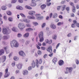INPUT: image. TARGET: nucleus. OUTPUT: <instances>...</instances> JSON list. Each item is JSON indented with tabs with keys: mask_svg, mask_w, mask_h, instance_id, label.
Segmentation results:
<instances>
[{
	"mask_svg": "<svg viewBox=\"0 0 79 79\" xmlns=\"http://www.w3.org/2000/svg\"><path fill=\"white\" fill-rule=\"evenodd\" d=\"M10 45L12 48L13 47H18L19 46L18 43L17 41L15 40H13L12 41L10 42Z\"/></svg>",
	"mask_w": 79,
	"mask_h": 79,
	"instance_id": "f257e3e1",
	"label": "nucleus"
},
{
	"mask_svg": "<svg viewBox=\"0 0 79 79\" xmlns=\"http://www.w3.org/2000/svg\"><path fill=\"white\" fill-rule=\"evenodd\" d=\"M18 27L19 28V29L23 30V29H24L26 27V26L24 23H20L18 24Z\"/></svg>",
	"mask_w": 79,
	"mask_h": 79,
	"instance_id": "f03ea898",
	"label": "nucleus"
},
{
	"mask_svg": "<svg viewBox=\"0 0 79 79\" xmlns=\"http://www.w3.org/2000/svg\"><path fill=\"white\" fill-rule=\"evenodd\" d=\"M40 40V42H43L44 41V33L43 32L41 31L40 34L38 35Z\"/></svg>",
	"mask_w": 79,
	"mask_h": 79,
	"instance_id": "7ed1b4c3",
	"label": "nucleus"
},
{
	"mask_svg": "<svg viewBox=\"0 0 79 79\" xmlns=\"http://www.w3.org/2000/svg\"><path fill=\"white\" fill-rule=\"evenodd\" d=\"M11 32V30L7 29L6 28L2 29V33L4 34H9Z\"/></svg>",
	"mask_w": 79,
	"mask_h": 79,
	"instance_id": "20e7f679",
	"label": "nucleus"
},
{
	"mask_svg": "<svg viewBox=\"0 0 79 79\" xmlns=\"http://www.w3.org/2000/svg\"><path fill=\"white\" fill-rule=\"evenodd\" d=\"M5 74L4 75V77H8L9 76H10V73L8 72V69H6L5 70Z\"/></svg>",
	"mask_w": 79,
	"mask_h": 79,
	"instance_id": "39448f33",
	"label": "nucleus"
},
{
	"mask_svg": "<svg viewBox=\"0 0 79 79\" xmlns=\"http://www.w3.org/2000/svg\"><path fill=\"white\" fill-rule=\"evenodd\" d=\"M73 71V68L70 67L69 68L67 67L66 69V71L65 72V74H68L69 72L70 73L72 72Z\"/></svg>",
	"mask_w": 79,
	"mask_h": 79,
	"instance_id": "423d86ee",
	"label": "nucleus"
},
{
	"mask_svg": "<svg viewBox=\"0 0 79 79\" xmlns=\"http://www.w3.org/2000/svg\"><path fill=\"white\" fill-rule=\"evenodd\" d=\"M37 1H38V0H32V6H36V3L35 2H37Z\"/></svg>",
	"mask_w": 79,
	"mask_h": 79,
	"instance_id": "0eeeda50",
	"label": "nucleus"
},
{
	"mask_svg": "<svg viewBox=\"0 0 79 79\" xmlns=\"http://www.w3.org/2000/svg\"><path fill=\"white\" fill-rule=\"evenodd\" d=\"M28 14L29 15L34 16L35 15V12L34 11H30L29 12Z\"/></svg>",
	"mask_w": 79,
	"mask_h": 79,
	"instance_id": "6e6552de",
	"label": "nucleus"
},
{
	"mask_svg": "<svg viewBox=\"0 0 79 79\" xmlns=\"http://www.w3.org/2000/svg\"><path fill=\"white\" fill-rule=\"evenodd\" d=\"M3 49L5 50V51L6 52V53L8 54L10 52V51H9V48L7 47H3Z\"/></svg>",
	"mask_w": 79,
	"mask_h": 79,
	"instance_id": "1a4fd4ad",
	"label": "nucleus"
},
{
	"mask_svg": "<svg viewBox=\"0 0 79 79\" xmlns=\"http://www.w3.org/2000/svg\"><path fill=\"white\" fill-rule=\"evenodd\" d=\"M19 55H20L21 56H23V57L26 56V54H25V53H24V52L22 51H20L19 52Z\"/></svg>",
	"mask_w": 79,
	"mask_h": 79,
	"instance_id": "9d476101",
	"label": "nucleus"
},
{
	"mask_svg": "<svg viewBox=\"0 0 79 79\" xmlns=\"http://www.w3.org/2000/svg\"><path fill=\"white\" fill-rule=\"evenodd\" d=\"M50 27L52 28V29H56V25H55L52 23L50 25Z\"/></svg>",
	"mask_w": 79,
	"mask_h": 79,
	"instance_id": "9b49d317",
	"label": "nucleus"
},
{
	"mask_svg": "<svg viewBox=\"0 0 79 79\" xmlns=\"http://www.w3.org/2000/svg\"><path fill=\"white\" fill-rule=\"evenodd\" d=\"M16 66L18 69H21V68H22V67L23 66V64H16Z\"/></svg>",
	"mask_w": 79,
	"mask_h": 79,
	"instance_id": "f8f14e48",
	"label": "nucleus"
},
{
	"mask_svg": "<svg viewBox=\"0 0 79 79\" xmlns=\"http://www.w3.org/2000/svg\"><path fill=\"white\" fill-rule=\"evenodd\" d=\"M47 51L50 53L52 52V46H50L47 49Z\"/></svg>",
	"mask_w": 79,
	"mask_h": 79,
	"instance_id": "ddd939ff",
	"label": "nucleus"
},
{
	"mask_svg": "<svg viewBox=\"0 0 79 79\" xmlns=\"http://www.w3.org/2000/svg\"><path fill=\"white\" fill-rule=\"evenodd\" d=\"M23 21L26 23H30V22H31L30 20L28 19H23Z\"/></svg>",
	"mask_w": 79,
	"mask_h": 79,
	"instance_id": "4468645a",
	"label": "nucleus"
},
{
	"mask_svg": "<svg viewBox=\"0 0 79 79\" xmlns=\"http://www.w3.org/2000/svg\"><path fill=\"white\" fill-rule=\"evenodd\" d=\"M58 64L60 66H62L64 64V61L62 60H60L59 61Z\"/></svg>",
	"mask_w": 79,
	"mask_h": 79,
	"instance_id": "2eb2a0df",
	"label": "nucleus"
},
{
	"mask_svg": "<svg viewBox=\"0 0 79 79\" xmlns=\"http://www.w3.org/2000/svg\"><path fill=\"white\" fill-rule=\"evenodd\" d=\"M23 73L24 76H26V75L28 74V71L26 70H24L23 71Z\"/></svg>",
	"mask_w": 79,
	"mask_h": 79,
	"instance_id": "dca6fc26",
	"label": "nucleus"
},
{
	"mask_svg": "<svg viewBox=\"0 0 79 79\" xmlns=\"http://www.w3.org/2000/svg\"><path fill=\"white\" fill-rule=\"evenodd\" d=\"M5 53V51L3 49H1L0 50V56H2L3 55V54Z\"/></svg>",
	"mask_w": 79,
	"mask_h": 79,
	"instance_id": "f3484780",
	"label": "nucleus"
},
{
	"mask_svg": "<svg viewBox=\"0 0 79 79\" xmlns=\"http://www.w3.org/2000/svg\"><path fill=\"white\" fill-rule=\"evenodd\" d=\"M6 56H2V62L3 63V62H5V60H6Z\"/></svg>",
	"mask_w": 79,
	"mask_h": 79,
	"instance_id": "a211bd4d",
	"label": "nucleus"
},
{
	"mask_svg": "<svg viewBox=\"0 0 79 79\" xmlns=\"http://www.w3.org/2000/svg\"><path fill=\"white\" fill-rule=\"evenodd\" d=\"M73 23L75 24H76L77 27H79V23H77V21L76 20H74L73 21Z\"/></svg>",
	"mask_w": 79,
	"mask_h": 79,
	"instance_id": "6ab92c4d",
	"label": "nucleus"
},
{
	"mask_svg": "<svg viewBox=\"0 0 79 79\" xmlns=\"http://www.w3.org/2000/svg\"><path fill=\"white\" fill-rule=\"evenodd\" d=\"M56 61H57V58L56 57H55L52 60V62L54 63L55 64L56 63Z\"/></svg>",
	"mask_w": 79,
	"mask_h": 79,
	"instance_id": "aec40b11",
	"label": "nucleus"
},
{
	"mask_svg": "<svg viewBox=\"0 0 79 79\" xmlns=\"http://www.w3.org/2000/svg\"><path fill=\"white\" fill-rule=\"evenodd\" d=\"M31 66H32V68H35V62L34 61V60H33L32 61V62L31 64Z\"/></svg>",
	"mask_w": 79,
	"mask_h": 79,
	"instance_id": "412c9836",
	"label": "nucleus"
},
{
	"mask_svg": "<svg viewBox=\"0 0 79 79\" xmlns=\"http://www.w3.org/2000/svg\"><path fill=\"white\" fill-rule=\"evenodd\" d=\"M29 33H27L23 35V37L25 38H27L29 37Z\"/></svg>",
	"mask_w": 79,
	"mask_h": 79,
	"instance_id": "4be33fe9",
	"label": "nucleus"
},
{
	"mask_svg": "<svg viewBox=\"0 0 79 79\" xmlns=\"http://www.w3.org/2000/svg\"><path fill=\"white\" fill-rule=\"evenodd\" d=\"M46 7V5L45 4H43L41 6V8L42 10H44V8Z\"/></svg>",
	"mask_w": 79,
	"mask_h": 79,
	"instance_id": "5701e85b",
	"label": "nucleus"
},
{
	"mask_svg": "<svg viewBox=\"0 0 79 79\" xmlns=\"http://www.w3.org/2000/svg\"><path fill=\"white\" fill-rule=\"evenodd\" d=\"M58 16V15L56 13H54L53 15V18H56Z\"/></svg>",
	"mask_w": 79,
	"mask_h": 79,
	"instance_id": "b1692460",
	"label": "nucleus"
},
{
	"mask_svg": "<svg viewBox=\"0 0 79 79\" xmlns=\"http://www.w3.org/2000/svg\"><path fill=\"white\" fill-rule=\"evenodd\" d=\"M30 31H33V29H32L31 28H27L26 30L27 32H29Z\"/></svg>",
	"mask_w": 79,
	"mask_h": 79,
	"instance_id": "393cba45",
	"label": "nucleus"
},
{
	"mask_svg": "<svg viewBox=\"0 0 79 79\" xmlns=\"http://www.w3.org/2000/svg\"><path fill=\"white\" fill-rule=\"evenodd\" d=\"M1 9L2 10H6V7L5 6H2L1 7Z\"/></svg>",
	"mask_w": 79,
	"mask_h": 79,
	"instance_id": "a878e982",
	"label": "nucleus"
},
{
	"mask_svg": "<svg viewBox=\"0 0 79 79\" xmlns=\"http://www.w3.org/2000/svg\"><path fill=\"white\" fill-rule=\"evenodd\" d=\"M36 61V66H37V68H39V61L37 59H36L35 60Z\"/></svg>",
	"mask_w": 79,
	"mask_h": 79,
	"instance_id": "bb28decb",
	"label": "nucleus"
},
{
	"mask_svg": "<svg viewBox=\"0 0 79 79\" xmlns=\"http://www.w3.org/2000/svg\"><path fill=\"white\" fill-rule=\"evenodd\" d=\"M16 8L17 10H23V8L21 6H17Z\"/></svg>",
	"mask_w": 79,
	"mask_h": 79,
	"instance_id": "cd10ccee",
	"label": "nucleus"
},
{
	"mask_svg": "<svg viewBox=\"0 0 79 79\" xmlns=\"http://www.w3.org/2000/svg\"><path fill=\"white\" fill-rule=\"evenodd\" d=\"M37 19L38 20H40L41 19H44V17L41 16V17H37Z\"/></svg>",
	"mask_w": 79,
	"mask_h": 79,
	"instance_id": "c85d7f7f",
	"label": "nucleus"
},
{
	"mask_svg": "<svg viewBox=\"0 0 79 79\" xmlns=\"http://www.w3.org/2000/svg\"><path fill=\"white\" fill-rule=\"evenodd\" d=\"M16 29H17V28L16 27H13L12 28V30L14 32H16Z\"/></svg>",
	"mask_w": 79,
	"mask_h": 79,
	"instance_id": "c756f323",
	"label": "nucleus"
},
{
	"mask_svg": "<svg viewBox=\"0 0 79 79\" xmlns=\"http://www.w3.org/2000/svg\"><path fill=\"white\" fill-rule=\"evenodd\" d=\"M6 13L8 15H11V12L10 10L7 11Z\"/></svg>",
	"mask_w": 79,
	"mask_h": 79,
	"instance_id": "7c9ffc66",
	"label": "nucleus"
},
{
	"mask_svg": "<svg viewBox=\"0 0 79 79\" xmlns=\"http://www.w3.org/2000/svg\"><path fill=\"white\" fill-rule=\"evenodd\" d=\"M66 7V6L65 5H63L62 6V11H64V8Z\"/></svg>",
	"mask_w": 79,
	"mask_h": 79,
	"instance_id": "2f4dec72",
	"label": "nucleus"
},
{
	"mask_svg": "<svg viewBox=\"0 0 79 79\" xmlns=\"http://www.w3.org/2000/svg\"><path fill=\"white\" fill-rule=\"evenodd\" d=\"M26 8H27V9H28V10H31L32 9V7L27 6H25Z\"/></svg>",
	"mask_w": 79,
	"mask_h": 79,
	"instance_id": "473e14b6",
	"label": "nucleus"
},
{
	"mask_svg": "<svg viewBox=\"0 0 79 79\" xmlns=\"http://www.w3.org/2000/svg\"><path fill=\"white\" fill-rule=\"evenodd\" d=\"M2 39L4 40H6L8 39V37L4 35L2 37Z\"/></svg>",
	"mask_w": 79,
	"mask_h": 79,
	"instance_id": "72a5a7b5",
	"label": "nucleus"
},
{
	"mask_svg": "<svg viewBox=\"0 0 79 79\" xmlns=\"http://www.w3.org/2000/svg\"><path fill=\"white\" fill-rule=\"evenodd\" d=\"M63 24V22H59L58 23L57 25V26H61Z\"/></svg>",
	"mask_w": 79,
	"mask_h": 79,
	"instance_id": "f704fd0d",
	"label": "nucleus"
},
{
	"mask_svg": "<svg viewBox=\"0 0 79 79\" xmlns=\"http://www.w3.org/2000/svg\"><path fill=\"white\" fill-rule=\"evenodd\" d=\"M29 43H30V41L27 40L25 42V44L26 45H28Z\"/></svg>",
	"mask_w": 79,
	"mask_h": 79,
	"instance_id": "c9c22d12",
	"label": "nucleus"
},
{
	"mask_svg": "<svg viewBox=\"0 0 79 79\" xmlns=\"http://www.w3.org/2000/svg\"><path fill=\"white\" fill-rule=\"evenodd\" d=\"M17 0H12L11 1V3H15L16 2H17Z\"/></svg>",
	"mask_w": 79,
	"mask_h": 79,
	"instance_id": "e433bc0d",
	"label": "nucleus"
},
{
	"mask_svg": "<svg viewBox=\"0 0 79 79\" xmlns=\"http://www.w3.org/2000/svg\"><path fill=\"white\" fill-rule=\"evenodd\" d=\"M56 37H57V36H56V35H54L52 36V38L53 39H55V40L56 39Z\"/></svg>",
	"mask_w": 79,
	"mask_h": 79,
	"instance_id": "4c0bfd02",
	"label": "nucleus"
},
{
	"mask_svg": "<svg viewBox=\"0 0 79 79\" xmlns=\"http://www.w3.org/2000/svg\"><path fill=\"white\" fill-rule=\"evenodd\" d=\"M38 54L39 55H40L42 54V52L40 50H38Z\"/></svg>",
	"mask_w": 79,
	"mask_h": 79,
	"instance_id": "58836bf2",
	"label": "nucleus"
},
{
	"mask_svg": "<svg viewBox=\"0 0 79 79\" xmlns=\"http://www.w3.org/2000/svg\"><path fill=\"white\" fill-rule=\"evenodd\" d=\"M8 20L9 21L12 22L13 21V18L11 17H9L8 19Z\"/></svg>",
	"mask_w": 79,
	"mask_h": 79,
	"instance_id": "ea45409f",
	"label": "nucleus"
},
{
	"mask_svg": "<svg viewBox=\"0 0 79 79\" xmlns=\"http://www.w3.org/2000/svg\"><path fill=\"white\" fill-rule=\"evenodd\" d=\"M20 16H22V17H23V18H25V17H26V16L23 13H20Z\"/></svg>",
	"mask_w": 79,
	"mask_h": 79,
	"instance_id": "a19ab883",
	"label": "nucleus"
},
{
	"mask_svg": "<svg viewBox=\"0 0 79 79\" xmlns=\"http://www.w3.org/2000/svg\"><path fill=\"white\" fill-rule=\"evenodd\" d=\"M14 59L15 60V61H18V57H14Z\"/></svg>",
	"mask_w": 79,
	"mask_h": 79,
	"instance_id": "79ce46f5",
	"label": "nucleus"
},
{
	"mask_svg": "<svg viewBox=\"0 0 79 79\" xmlns=\"http://www.w3.org/2000/svg\"><path fill=\"white\" fill-rule=\"evenodd\" d=\"M73 6V13H74V12H75V10H76V7H75L74 6Z\"/></svg>",
	"mask_w": 79,
	"mask_h": 79,
	"instance_id": "37998d69",
	"label": "nucleus"
},
{
	"mask_svg": "<svg viewBox=\"0 0 79 79\" xmlns=\"http://www.w3.org/2000/svg\"><path fill=\"white\" fill-rule=\"evenodd\" d=\"M61 6H59L57 7V10H60V9H61Z\"/></svg>",
	"mask_w": 79,
	"mask_h": 79,
	"instance_id": "c03bdc74",
	"label": "nucleus"
},
{
	"mask_svg": "<svg viewBox=\"0 0 79 79\" xmlns=\"http://www.w3.org/2000/svg\"><path fill=\"white\" fill-rule=\"evenodd\" d=\"M33 24L35 25V26H37L38 25V23L36 22H33Z\"/></svg>",
	"mask_w": 79,
	"mask_h": 79,
	"instance_id": "a18cd8bd",
	"label": "nucleus"
},
{
	"mask_svg": "<svg viewBox=\"0 0 79 79\" xmlns=\"http://www.w3.org/2000/svg\"><path fill=\"white\" fill-rule=\"evenodd\" d=\"M51 4H52L51 2H48L46 3V5L47 6H50V5H51Z\"/></svg>",
	"mask_w": 79,
	"mask_h": 79,
	"instance_id": "49530a36",
	"label": "nucleus"
},
{
	"mask_svg": "<svg viewBox=\"0 0 79 79\" xmlns=\"http://www.w3.org/2000/svg\"><path fill=\"white\" fill-rule=\"evenodd\" d=\"M45 26V23H44L42 25V28H44V27Z\"/></svg>",
	"mask_w": 79,
	"mask_h": 79,
	"instance_id": "de8ad7c7",
	"label": "nucleus"
},
{
	"mask_svg": "<svg viewBox=\"0 0 79 79\" xmlns=\"http://www.w3.org/2000/svg\"><path fill=\"white\" fill-rule=\"evenodd\" d=\"M71 27H72L73 28L75 27H76V25H75V24H74V23L72 24Z\"/></svg>",
	"mask_w": 79,
	"mask_h": 79,
	"instance_id": "09e8293b",
	"label": "nucleus"
},
{
	"mask_svg": "<svg viewBox=\"0 0 79 79\" xmlns=\"http://www.w3.org/2000/svg\"><path fill=\"white\" fill-rule=\"evenodd\" d=\"M26 26L27 27H31V25L30 24H26Z\"/></svg>",
	"mask_w": 79,
	"mask_h": 79,
	"instance_id": "8fccbe9b",
	"label": "nucleus"
},
{
	"mask_svg": "<svg viewBox=\"0 0 79 79\" xmlns=\"http://www.w3.org/2000/svg\"><path fill=\"white\" fill-rule=\"evenodd\" d=\"M69 4L70 5L72 6H74V4L73 3L71 2H69Z\"/></svg>",
	"mask_w": 79,
	"mask_h": 79,
	"instance_id": "3c124183",
	"label": "nucleus"
},
{
	"mask_svg": "<svg viewBox=\"0 0 79 79\" xmlns=\"http://www.w3.org/2000/svg\"><path fill=\"white\" fill-rule=\"evenodd\" d=\"M52 16H53V14H52V13H50L49 14L50 18H52Z\"/></svg>",
	"mask_w": 79,
	"mask_h": 79,
	"instance_id": "603ef678",
	"label": "nucleus"
},
{
	"mask_svg": "<svg viewBox=\"0 0 79 79\" xmlns=\"http://www.w3.org/2000/svg\"><path fill=\"white\" fill-rule=\"evenodd\" d=\"M12 66L14 67L15 66V62H14L12 64Z\"/></svg>",
	"mask_w": 79,
	"mask_h": 79,
	"instance_id": "864d4df0",
	"label": "nucleus"
},
{
	"mask_svg": "<svg viewBox=\"0 0 79 79\" xmlns=\"http://www.w3.org/2000/svg\"><path fill=\"white\" fill-rule=\"evenodd\" d=\"M72 35L71 34V33H69L67 35V37H71Z\"/></svg>",
	"mask_w": 79,
	"mask_h": 79,
	"instance_id": "5fc2aeb1",
	"label": "nucleus"
},
{
	"mask_svg": "<svg viewBox=\"0 0 79 79\" xmlns=\"http://www.w3.org/2000/svg\"><path fill=\"white\" fill-rule=\"evenodd\" d=\"M41 48L42 49V50H45L46 49V48L44 47H41Z\"/></svg>",
	"mask_w": 79,
	"mask_h": 79,
	"instance_id": "6e6d98bb",
	"label": "nucleus"
},
{
	"mask_svg": "<svg viewBox=\"0 0 79 79\" xmlns=\"http://www.w3.org/2000/svg\"><path fill=\"white\" fill-rule=\"evenodd\" d=\"M35 19V17L34 16H32L31 17V19Z\"/></svg>",
	"mask_w": 79,
	"mask_h": 79,
	"instance_id": "4d7b16f0",
	"label": "nucleus"
},
{
	"mask_svg": "<svg viewBox=\"0 0 79 79\" xmlns=\"http://www.w3.org/2000/svg\"><path fill=\"white\" fill-rule=\"evenodd\" d=\"M21 36H22V35L20 33L18 34V37H21Z\"/></svg>",
	"mask_w": 79,
	"mask_h": 79,
	"instance_id": "13d9d810",
	"label": "nucleus"
},
{
	"mask_svg": "<svg viewBox=\"0 0 79 79\" xmlns=\"http://www.w3.org/2000/svg\"><path fill=\"white\" fill-rule=\"evenodd\" d=\"M36 46L37 48L38 49H40V47L37 44L36 45Z\"/></svg>",
	"mask_w": 79,
	"mask_h": 79,
	"instance_id": "bf43d9fd",
	"label": "nucleus"
},
{
	"mask_svg": "<svg viewBox=\"0 0 79 79\" xmlns=\"http://www.w3.org/2000/svg\"><path fill=\"white\" fill-rule=\"evenodd\" d=\"M52 43V40H50V41H49L48 42L49 44H51Z\"/></svg>",
	"mask_w": 79,
	"mask_h": 79,
	"instance_id": "052dcab7",
	"label": "nucleus"
},
{
	"mask_svg": "<svg viewBox=\"0 0 79 79\" xmlns=\"http://www.w3.org/2000/svg\"><path fill=\"white\" fill-rule=\"evenodd\" d=\"M18 1L19 3H23V0H18Z\"/></svg>",
	"mask_w": 79,
	"mask_h": 79,
	"instance_id": "680f3d73",
	"label": "nucleus"
},
{
	"mask_svg": "<svg viewBox=\"0 0 79 79\" xmlns=\"http://www.w3.org/2000/svg\"><path fill=\"white\" fill-rule=\"evenodd\" d=\"M49 41L48 40L46 39L45 40V42H46V44H48V43Z\"/></svg>",
	"mask_w": 79,
	"mask_h": 79,
	"instance_id": "e2e57ef3",
	"label": "nucleus"
},
{
	"mask_svg": "<svg viewBox=\"0 0 79 79\" xmlns=\"http://www.w3.org/2000/svg\"><path fill=\"white\" fill-rule=\"evenodd\" d=\"M53 53H50L49 55V56H50V57H52L53 56Z\"/></svg>",
	"mask_w": 79,
	"mask_h": 79,
	"instance_id": "0e129e2a",
	"label": "nucleus"
},
{
	"mask_svg": "<svg viewBox=\"0 0 79 79\" xmlns=\"http://www.w3.org/2000/svg\"><path fill=\"white\" fill-rule=\"evenodd\" d=\"M66 10L67 11H69V7H68L66 8Z\"/></svg>",
	"mask_w": 79,
	"mask_h": 79,
	"instance_id": "69168bd1",
	"label": "nucleus"
},
{
	"mask_svg": "<svg viewBox=\"0 0 79 79\" xmlns=\"http://www.w3.org/2000/svg\"><path fill=\"white\" fill-rule=\"evenodd\" d=\"M55 21L56 23H57V22H58L59 21V20L58 19H55Z\"/></svg>",
	"mask_w": 79,
	"mask_h": 79,
	"instance_id": "338daca9",
	"label": "nucleus"
},
{
	"mask_svg": "<svg viewBox=\"0 0 79 79\" xmlns=\"http://www.w3.org/2000/svg\"><path fill=\"white\" fill-rule=\"evenodd\" d=\"M76 8L77 9H79V5H76Z\"/></svg>",
	"mask_w": 79,
	"mask_h": 79,
	"instance_id": "774afa93",
	"label": "nucleus"
}]
</instances>
